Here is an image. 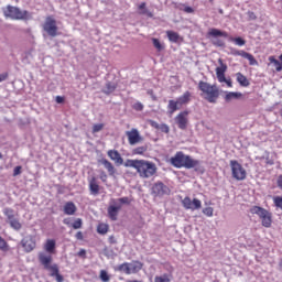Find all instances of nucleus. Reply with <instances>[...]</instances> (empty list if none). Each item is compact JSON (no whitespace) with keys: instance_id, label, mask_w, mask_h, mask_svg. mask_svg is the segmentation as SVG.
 Here are the masks:
<instances>
[{"instance_id":"5fc2aeb1","label":"nucleus","mask_w":282,"mask_h":282,"mask_svg":"<svg viewBox=\"0 0 282 282\" xmlns=\"http://www.w3.org/2000/svg\"><path fill=\"white\" fill-rule=\"evenodd\" d=\"M75 238L78 240V241H83L84 237H83V231H78L76 235H75Z\"/></svg>"},{"instance_id":"bb28decb","label":"nucleus","mask_w":282,"mask_h":282,"mask_svg":"<svg viewBox=\"0 0 282 282\" xmlns=\"http://www.w3.org/2000/svg\"><path fill=\"white\" fill-rule=\"evenodd\" d=\"M97 232H98V235H107L109 232V225H107L105 223H100L97 226Z\"/></svg>"},{"instance_id":"4be33fe9","label":"nucleus","mask_w":282,"mask_h":282,"mask_svg":"<svg viewBox=\"0 0 282 282\" xmlns=\"http://www.w3.org/2000/svg\"><path fill=\"white\" fill-rule=\"evenodd\" d=\"M100 162L108 171V175H110V177H113V175H116V167L113 166V163L109 162V160L107 159H102Z\"/></svg>"},{"instance_id":"e2e57ef3","label":"nucleus","mask_w":282,"mask_h":282,"mask_svg":"<svg viewBox=\"0 0 282 282\" xmlns=\"http://www.w3.org/2000/svg\"><path fill=\"white\" fill-rule=\"evenodd\" d=\"M127 282H142L140 280H128Z\"/></svg>"},{"instance_id":"ea45409f","label":"nucleus","mask_w":282,"mask_h":282,"mask_svg":"<svg viewBox=\"0 0 282 282\" xmlns=\"http://www.w3.org/2000/svg\"><path fill=\"white\" fill-rule=\"evenodd\" d=\"M152 43L154 47L158 50V52H162V50H164V46L162 45V43H160L159 39L153 37Z\"/></svg>"},{"instance_id":"e433bc0d","label":"nucleus","mask_w":282,"mask_h":282,"mask_svg":"<svg viewBox=\"0 0 282 282\" xmlns=\"http://www.w3.org/2000/svg\"><path fill=\"white\" fill-rule=\"evenodd\" d=\"M241 93H227L225 96V100H232V99H237V98H241Z\"/></svg>"},{"instance_id":"aec40b11","label":"nucleus","mask_w":282,"mask_h":282,"mask_svg":"<svg viewBox=\"0 0 282 282\" xmlns=\"http://www.w3.org/2000/svg\"><path fill=\"white\" fill-rule=\"evenodd\" d=\"M120 206L113 205L108 207V217L111 219V221H118V213H120Z\"/></svg>"},{"instance_id":"603ef678","label":"nucleus","mask_w":282,"mask_h":282,"mask_svg":"<svg viewBox=\"0 0 282 282\" xmlns=\"http://www.w3.org/2000/svg\"><path fill=\"white\" fill-rule=\"evenodd\" d=\"M55 101L57 102V105H63V102H65V97L57 96V97L55 98Z\"/></svg>"},{"instance_id":"7c9ffc66","label":"nucleus","mask_w":282,"mask_h":282,"mask_svg":"<svg viewBox=\"0 0 282 282\" xmlns=\"http://www.w3.org/2000/svg\"><path fill=\"white\" fill-rule=\"evenodd\" d=\"M117 87H118V85H116L111 82H108L106 84V89L104 90V94H107V95L113 94L116 91Z\"/></svg>"},{"instance_id":"864d4df0","label":"nucleus","mask_w":282,"mask_h":282,"mask_svg":"<svg viewBox=\"0 0 282 282\" xmlns=\"http://www.w3.org/2000/svg\"><path fill=\"white\" fill-rule=\"evenodd\" d=\"M77 254L78 257H82L83 259H85V257H87V251L85 249H80Z\"/></svg>"},{"instance_id":"c756f323","label":"nucleus","mask_w":282,"mask_h":282,"mask_svg":"<svg viewBox=\"0 0 282 282\" xmlns=\"http://www.w3.org/2000/svg\"><path fill=\"white\" fill-rule=\"evenodd\" d=\"M119 272H124V274H131V263L124 262L118 267Z\"/></svg>"},{"instance_id":"49530a36","label":"nucleus","mask_w":282,"mask_h":282,"mask_svg":"<svg viewBox=\"0 0 282 282\" xmlns=\"http://www.w3.org/2000/svg\"><path fill=\"white\" fill-rule=\"evenodd\" d=\"M203 213L206 215V217H213L214 209L213 207H206L203 209Z\"/></svg>"},{"instance_id":"a19ab883","label":"nucleus","mask_w":282,"mask_h":282,"mask_svg":"<svg viewBox=\"0 0 282 282\" xmlns=\"http://www.w3.org/2000/svg\"><path fill=\"white\" fill-rule=\"evenodd\" d=\"M102 129H105V123H96L93 126V133H99Z\"/></svg>"},{"instance_id":"2eb2a0df","label":"nucleus","mask_w":282,"mask_h":282,"mask_svg":"<svg viewBox=\"0 0 282 282\" xmlns=\"http://www.w3.org/2000/svg\"><path fill=\"white\" fill-rule=\"evenodd\" d=\"M21 243L26 252H32V250L36 248V240L34 239V236H26L22 239Z\"/></svg>"},{"instance_id":"dca6fc26","label":"nucleus","mask_w":282,"mask_h":282,"mask_svg":"<svg viewBox=\"0 0 282 282\" xmlns=\"http://www.w3.org/2000/svg\"><path fill=\"white\" fill-rule=\"evenodd\" d=\"M88 187L90 195H99L100 194V185L98 184V178L96 176H93L88 181Z\"/></svg>"},{"instance_id":"2f4dec72","label":"nucleus","mask_w":282,"mask_h":282,"mask_svg":"<svg viewBox=\"0 0 282 282\" xmlns=\"http://www.w3.org/2000/svg\"><path fill=\"white\" fill-rule=\"evenodd\" d=\"M142 262L140 261H133L132 264H130L131 268V274H135L137 272H140L142 270Z\"/></svg>"},{"instance_id":"393cba45","label":"nucleus","mask_w":282,"mask_h":282,"mask_svg":"<svg viewBox=\"0 0 282 282\" xmlns=\"http://www.w3.org/2000/svg\"><path fill=\"white\" fill-rule=\"evenodd\" d=\"M236 76H237V83H239L241 87H250V82L248 80V77H246L241 73H237Z\"/></svg>"},{"instance_id":"3c124183","label":"nucleus","mask_w":282,"mask_h":282,"mask_svg":"<svg viewBox=\"0 0 282 282\" xmlns=\"http://www.w3.org/2000/svg\"><path fill=\"white\" fill-rule=\"evenodd\" d=\"M161 131H162V133H170L171 129L169 128V126L166 123H163L161 126Z\"/></svg>"},{"instance_id":"09e8293b","label":"nucleus","mask_w":282,"mask_h":282,"mask_svg":"<svg viewBox=\"0 0 282 282\" xmlns=\"http://www.w3.org/2000/svg\"><path fill=\"white\" fill-rule=\"evenodd\" d=\"M119 204H126L129 205L131 204V199L129 197H121L118 199Z\"/></svg>"},{"instance_id":"4c0bfd02","label":"nucleus","mask_w":282,"mask_h":282,"mask_svg":"<svg viewBox=\"0 0 282 282\" xmlns=\"http://www.w3.org/2000/svg\"><path fill=\"white\" fill-rule=\"evenodd\" d=\"M230 41L239 47H243V45H246V40H243L242 37H231Z\"/></svg>"},{"instance_id":"6e6552de","label":"nucleus","mask_w":282,"mask_h":282,"mask_svg":"<svg viewBox=\"0 0 282 282\" xmlns=\"http://www.w3.org/2000/svg\"><path fill=\"white\" fill-rule=\"evenodd\" d=\"M219 67L216 68V76L218 83H226L227 87H232V82L230 79H226V72H228V65L224 64V59H218Z\"/></svg>"},{"instance_id":"72a5a7b5","label":"nucleus","mask_w":282,"mask_h":282,"mask_svg":"<svg viewBox=\"0 0 282 282\" xmlns=\"http://www.w3.org/2000/svg\"><path fill=\"white\" fill-rule=\"evenodd\" d=\"M9 224L13 228V230H21V228H23V225H21V221H19L18 218L9 220Z\"/></svg>"},{"instance_id":"13d9d810","label":"nucleus","mask_w":282,"mask_h":282,"mask_svg":"<svg viewBox=\"0 0 282 282\" xmlns=\"http://www.w3.org/2000/svg\"><path fill=\"white\" fill-rule=\"evenodd\" d=\"M276 184L279 188H282V174L278 176Z\"/></svg>"},{"instance_id":"37998d69","label":"nucleus","mask_w":282,"mask_h":282,"mask_svg":"<svg viewBox=\"0 0 282 282\" xmlns=\"http://www.w3.org/2000/svg\"><path fill=\"white\" fill-rule=\"evenodd\" d=\"M273 203L276 206V208H280V210H282V196L274 197Z\"/></svg>"},{"instance_id":"ddd939ff","label":"nucleus","mask_w":282,"mask_h":282,"mask_svg":"<svg viewBox=\"0 0 282 282\" xmlns=\"http://www.w3.org/2000/svg\"><path fill=\"white\" fill-rule=\"evenodd\" d=\"M178 129L183 131L188 127V111H182L175 117Z\"/></svg>"},{"instance_id":"f257e3e1","label":"nucleus","mask_w":282,"mask_h":282,"mask_svg":"<svg viewBox=\"0 0 282 282\" xmlns=\"http://www.w3.org/2000/svg\"><path fill=\"white\" fill-rule=\"evenodd\" d=\"M126 169H135L139 177L142 180H149L158 173V165L147 160H131L128 159L124 164Z\"/></svg>"},{"instance_id":"680f3d73","label":"nucleus","mask_w":282,"mask_h":282,"mask_svg":"<svg viewBox=\"0 0 282 282\" xmlns=\"http://www.w3.org/2000/svg\"><path fill=\"white\" fill-rule=\"evenodd\" d=\"M151 126L155 127V129H158V124L155 123V121H151Z\"/></svg>"},{"instance_id":"412c9836","label":"nucleus","mask_w":282,"mask_h":282,"mask_svg":"<svg viewBox=\"0 0 282 282\" xmlns=\"http://www.w3.org/2000/svg\"><path fill=\"white\" fill-rule=\"evenodd\" d=\"M78 210V208L76 207V204H74V202H67L64 205V215H76V212Z\"/></svg>"},{"instance_id":"423d86ee","label":"nucleus","mask_w":282,"mask_h":282,"mask_svg":"<svg viewBox=\"0 0 282 282\" xmlns=\"http://www.w3.org/2000/svg\"><path fill=\"white\" fill-rule=\"evenodd\" d=\"M251 215H257L263 228H272V213L263 207L253 206L250 208Z\"/></svg>"},{"instance_id":"79ce46f5","label":"nucleus","mask_w":282,"mask_h":282,"mask_svg":"<svg viewBox=\"0 0 282 282\" xmlns=\"http://www.w3.org/2000/svg\"><path fill=\"white\" fill-rule=\"evenodd\" d=\"M73 228L74 230H78L80 228H83V219L77 218L74 223H73Z\"/></svg>"},{"instance_id":"4468645a","label":"nucleus","mask_w":282,"mask_h":282,"mask_svg":"<svg viewBox=\"0 0 282 282\" xmlns=\"http://www.w3.org/2000/svg\"><path fill=\"white\" fill-rule=\"evenodd\" d=\"M232 56H241L242 58H247L249 61V65H259V62L254 58V56L246 51L231 50Z\"/></svg>"},{"instance_id":"c9c22d12","label":"nucleus","mask_w":282,"mask_h":282,"mask_svg":"<svg viewBox=\"0 0 282 282\" xmlns=\"http://www.w3.org/2000/svg\"><path fill=\"white\" fill-rule=\"evenodd\" d=\"M154 282H171V278L169 276V274L164 273L162 275H156L154 278Z\"/></svg>"},{"instance_id":"5701e85b","label":"nucleus","mask_w":282,"mask_h":282,"mask_svg":"<svg viewBox=\"0 0 282 282\" xmlns=\"http://www.w3.org/2000/svg\"><path fill=\"white\" fill-rule=\"evenodd\" d=\"M166 36L171 43H180V41H184L180 33L175 31H166Z\"/></svg>"},{"instance_id":"69168bd1","label":"nucleus","mask_w":282,"mask_h":282,"mask_svg":"<svg viewBox=\"0 0 282 282\" xmlns=\"http://www.w3.org/2000/svg\"><path fill=\"white\" fill-rule=\"evenodd\" d=\"M220 46L224 45L223 43L219 44Z\"/></svg>"},{"instance_id":"9d476101","label":"nucleus","mask_w":282,"mask_h":282,"mask_svg":"<svg viewBox=\"0 0 282 282\" xmlns=\"http://www.w3.org/2000/svg\"><path fill=\"white\" fill-rule=\"evenodd\" d=\"M152 195H154V197H164V195H171V188H169V186L162 182H156L152 186Z\"/></svg>"},{"instance_id":"b1692460","label":"nucleus","mask_w":282,"mask_h":282,"mask_svg":"<svg viewBox=\"0 0 282 282\" xmlns=\"http://www.w3.org/2000/svg\"><path fill=\"white\" fill-rule=\"evenodd\" d=\"M208 35L214 36L215 39H217V36H223L224 39H228V32L221 31L218 29H210L208 31Z\"/></svg>"},{"instance_id":"20e7f679","label":"nucleus","mask_w":282,"mask_h":282,"mask_svg":"<svg viewBox=\"0 0 282 282\" xmlns=\"http://www.w3.org/2000/svg\"><path fill=\"white\" fill-rule=\"evenodd\" d=\"M198 89L199 91H202V98H204V100H207V102L215 105L217 100H219V88L217 87V85H210L207 82L200 80L198 83Z\"/></svg>"},{"instance_id":"c85d7f7f","label":"nucleus","mask_w":282,"mask_h":282,"mask_svg":"<svg viewBox=\"0 0 282 282\" xmlns=\"http://www.w3.org/2000/svg\"><path fill=\"white\" fill-rule=\"evenodd\" d=\"M3 215L7 217L8 221H12L13 219H17L14 217V209L7 207L3 209Z\"/></svg>"},{"instance_id":"473e14b6","label":"nucleus","mask_w":282,"mask_h":282,"mask_svg":"<svg viewBox=\"0 0 282 282\" xmlns=\"http://www.w3.org/2000/svg\"><path fill=\"white\" fill-rule=\"evenodd\" d=\"M138 10H140L139 14H147L150 18L153 17V13L147 11V2H142L141 4H139Z\"/></svg>"},{"instance_id":"f03ea898","label":"nucleus","mask_w":282,"mask_h":282,"mask_svg":"<svg viewBox=\"0 0 282 282\" xmlns=\"http://www.w3.org/2000/svg\"><path fill=\"white\" fill-rule=\"evenodd\" d=\"M170 163L174 169H197L199 166V160L191 158V155L184 154L178 151L174 156L170 159Z\"/></svg>"},{"instance_id":"f3484780","label":"nucleus","mask_w":282,"mask_h":282,"mask_svg":"<svg viewBox=\"0 0 282 282\" xmlns=\"http://www.w3.org/2000/svg\"><path fill=\"white\" fill-rule=\"evenodd\" d=\"M46 254H56V240L54 239H47L43 246Z\"/></svg>"},{"instance_id":"8fccbe9b","label":"nucleus","mask_w":282,"mask_h":282,"mask_svg":"<svg viewBox=\"0 0 282 282\" xmlns=\"http://www.w3.org/2000/svg\"><path fill=\"white\" fill-rule=\"evenodd\" d=\"M107 173L105 171H101L100 172V175H99V180H101V182L107 183Z\"/></svg>"},{"instance_id":"6e6d98bb","label":"nucleus","mask_w":282,"mask_h":282,"mask_svg":"<svg viewBox=\"0 0 282 282\" xmlns=\"http://www.w3.org/2000/svg\"><path fill=\"white\" fill-rule=\"evenodd\" d=\"M184 12H187V14H193V12H195V10H193L192 7H185Z\"/></svg>"},{"instance_id":"052dcab7","label":"nucleus","mask_w":282,"mask_h":282,"mask_svg":"<svg viewBox=\"0 0 282 282\" xmlns=\"http://www.w3.org/2000/svg\"><path fill=\"white\" fill-rule=\"evenodd\" d=\"M267 164H269L270 166H272V165L274 164V161L269 160V161H267Z\"/></svg>"},{"instance_id":"0e129e2a","label":"nucleus","mask_w":282,"mask_h":282,"mask_svg":"<svg viewBox=\"0 0 282 282\" xmlns=\"http://www.w3.org/2000/svg\"><path fill=\"white\" fill-rule=\"evenodd\" d=\"M3 158V155L0 153V159Z\"/></svg>"},{"instance_id":"c03bdc74","label":"nucleus","mask_w":282,"mask_h":282,"mask_svg":"<svg viewBox=\"0 0 282 282\" xmlns=\"http://www.w3.org/2000/svg\"><path fill=\"white\" fill-rule=\"evenodd\" d=\"M132 109H134V111H143L144 105H142V102L140 101H137L135 104H133Z\"/></svg>"},{"instance_id":"a878e982","label":"nucleus","mask_w":282,"mask_h":282,"mask_svg":"<svg viewBox=\"0 0 282 282\" xmlns=\"http://www.w3.org/2000/svg\"><path fill=\"white\" fill-rule=\"evenodd\" d=\"M176 100L178 101L180 107H182V105H188V102H191V91H185Z\"/></svg>"},{"instance_id":"a18cd8bd","label":"nucleus","mask_w":282,"mask_h":282,"mask_svg":"<svg viewBox=\"0 0 282 282\" xmlns=\"http://www.w3.org/2000/svg\"><path fill=\"white\" fill-rule=\"evenodd\" d=\"M22 171H23V167L21 165L15 166L13 170V177L21 175Z\"/></svg>"},{"instance_id":"1a4fd4ad","label":"nucleus","mask_w":282,"mask_h":282,"mask_svg":"<svg viewBox=\"0 0 282 282\" xmlns=\"http://www.w3.org/2000/svg\"><path fill=\"white\" fill-rule=\"evenodd\" d=\"M42 28L48 36H58V25H56V20L54 18L47 17Z\"/></svg>"},{"instance_id":"58836bf2","label":"nucleus","mask_w":282,"mask_h":282,"mask_svg":"<svg viewBox=\"0 0 282 282\" xmlns=\"http://www.w3.org/2000/svg\"><path fill=\"white\" fill-rule=\"evenodd\" d=\"M99 279L102 282H109L111 280V276L109 275V273H107L106 270H101L100 273H99Z\"/></svg>"},{"instance_id":"7ed1b4c3","label":"nucleus","mask_w":282,"mask_h":282,"mask_svg":"<svg viewBox=\"0 0 282 282\" xmlns=\"http://www.w3.org/2000/svg\"><path fill=\"white\" fill-rule=\"evenodd\" d=\"M37 259L41 265H43L44 270H47V272H50L51 276H55L57 282L64 281L63 275H61L59 273L58 264H52V262L54 261V258L52 256L47 254L46 252H40L37 254Z\"/></svg>"},{"instance_id":"39448f33","label":"nucleus","mask_w":282,"mask_h":282,"mask_svg":"<svg viewBox=\"0 0 282 282\" xmlns=\"http://www.w3.org/2000/svg\"><path fill=\"white\" fill-rule=\"evenodd\" d=\"M3 15L6 19H11L12 21H28L32 15L30 14V11L28 10H21L19 7H14L11 4H8L3 9Z\"/></svg>"},{"instance_id":"6ab92c4d","label":"nucleus","mask_w":282,"mask_h":282,"mask_svg":"<svg viewBox=\"0 0 282 282\" xmlns=\"http://www.w3.org/2000/svg\"><path fill=\"white\" fill-rule=\"evenodd\" d=\"M182 106H180V102L176 100H173V99H170L169 100V104H167V113H170V116H173V113H175V111H180Z\"/></svg>"},{"instance_id":"a211bd4d","label":"nucleus","mask_w":282,"mask_h":282,"mask_svg":"<svg viewBox=\"0 0 282 282\" xmlns=\"http://www.w3.org/2000/svg\"><path fill=\"white\" fill-rule=\"evenodd\" d=\"M108 158H110L112 162H116V164H124V159H122L120 152H118L117 150H109Z\"/></svg>"},{"instance_id":"f8f14e48","label":"nucleus","mask_w":282,"mask_h":282,"mask_svg":"<svg viewBox=\"0 0 282 282\" xmlns=\"http://www.w3.org/2000/svg\"><path fill=\"white\" fill-rule=\"evenodd\" d=\"M126 135L131 147L139 144V142H142L143 140L142 137L140 135V132L135 128H132L130 131H127Z\"/></svg>"},{"instance_id":"bf43d9fd","label":"nucleus","mask_w":282,"mask_h":282,"mask_svg":"<svg viewBox=\"0 0 282 282\" xmlns=\"http://www.w3.org/2000/svg\"><path fill=\"white\" fill-rule=\"evenodd\" d=\"M63 224H65V226H69V219L65 218V219L63 220Z\"/></svg>"},{"instance_id":"9b49d317","label":"nucleus","mask_w":282,"mask_h":282,"mask_svg":"<svg viewBox=\"0 0 282 282\" xmlns=\"http://www.w3.org/2000/svg\"><path fill=\"white\" fill-rule=\"evenodd\" d=\"M182 206L185 208V210H199V208H202V200L198 198H194L192 200L191 197L186 196L182 200Z\"/></svg>"},{"instance_id":"cd10ccee","label":"nucleus","mask_w":282,"mask_h":282,"mask_svg":"<svg viewBox=\"0 0 282 282\" xmlns=\"http://www.w3.org/2000/svg\"><path fill=\"white\" fill-rule=\"evenodd\" d=\"M148 150L149 148L147 145L134 148L132 150V155H144V153H147Z\"/></svg>"},{"instance_id":"de8ad7c7","label":"nucleus","mask_w":282,"mask_h":282,"mask_svg":"<svg viewBox=\"0 0 282 282\" xmlns=\"http://www.w3.org/2000/svg\"><path fill=\"white\" fill-rule=\"evenodd\" d=\"M247 17L249 21H257V13H254L253 11H248Z\"/></svg>"},{"instance_id":"f704fd0d","label":"nucleus","mask_w":282,"mask_h":282,"mask_svg":"<svg viewBox=\"0 0 282 282\" xmlns=\"http://www.w3.org/2000/svg\"><path fill=\"white\" fill-rule=\"evenodd\" d=\"M0 250L2 252H8V250H10V246H8V241H6V239H3V237L0 236Z\"/></svg>"},{"instance_id":"4d7b16f0","label":"nucleus","mask_w":282,"mask_h":282,"mask_svg":"<svg viewBox=\"0 0 282 282\" xmlns=\"http://www.w3.org/2000/svg\"><path fill=\"white\" fill-rule=\"evenodd\" d=\"M8 79V73L0 74V83Z\"/></svg>"},{"instance_id":"0eeeda50","label":"nucleus","mask_w":282,"mask_h":282,"mask_svg":"<svg viewBox=\"0 0 282 282\" xmlns=\"http://www.w3.org/2000/svg\"><path fill=\"white\" fill-rule=\"evenodd\" d=\"M230 166H231V175L234 180H237L238 182H243V180H246L248 175V173L246 172V169H243V165H241L239 161L231 160Z\"/></svg>"}]
</instances>
